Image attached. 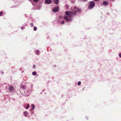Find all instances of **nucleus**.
<instances>
[{
    "label": "nucleus",
    "instance_id": "nucleus-1",
    "mask_svg": "<svg viewBox=\"0 0 121 121\" xmlns=\"http://www.w3.org/2000/svg\"><path fill=\"white\" fill-rule=\"evenodd\" d=\"M95 5V3L93 1H91L89 3V6L88 8L89 9L92 8Z\"/></svg>",
    "mask_w": 121,
    "mask_h": 121
},
{
    "label": "nucleus",
    "instance_id": "nucleus-2",
    "mask_svg": "<svg viewBox=\"0 0 121 121\" xmlns=\"http://www.w3.org/2000/svg\"><path fill=\"white\" fill-rule=\"evenodd\" d=\"M59 10V7L58 6H57L53 8V11L54 12H57Z\"/></svg>",
    "mask_w": 121,
    "mask_h": 121
},
{
    "label": "nucleus",
    "instance_id": "nucleus-3",
    "mask_svg": "<svg viewBox=\"0 0 121 121\" xmlns=\"http://www.w3.org/2000/svg\"><path fill=\"white\" fill-rule=\"evenodd\" d=\"M52 2V0H46L45 1V3L47 4H49L51 3Z\"/></svg>",
    "mask_w": 121,
    "mask_h": 121
},
{
    "label": "nucleus",
    "instance_id": "nucleus-4",
    "mask_svg": "<svg viewBox=\"0 0 121 121\" xmlns=\"http://www.w3.org/2000/svg\"><path fill=\"white\" fill-rule=\"evenodd\" d=\"M65 13L67 15L69 16V17L71 16V13H69V11H66Z\"/></svg>",
    "mask_w": 121,
    "mask_h": 121
},
{
    "label": "nucleus",
    "instance_id": "nucleus-5",
    "mask_svg": "<svg viewBox=\"0 0 121 121\" xmlns=\"http://www.w3.org/2000/svg\"><path fill=\"white\" fill-rule=\"evenodd\" d=\"M53 2L56 4H58L59 0H53Z\"/></svg>",
    "mask_w": 121,
    "mask_h": 121
},
{
    "label": "nucleus",
    "instance_id": "nucleus-6",
    "mask_svg": "<svg viewBox=\"0 0 121 121\" xmlns=\"http://www.w3.org/2000/svg\"><path fill=\"white\" fill-rule=\"evenodd\" d=\"M103 4L105 5H108L109 4V3L106 1H104L103 3Z\"/></svg>",
    "mask_w": 121,
    "mask_h": 121
},
{
    "label": "nucleus",
    "instance_id": "nucleus-7",
    "mask_svg": "<svg viewBox=\"0 0 121 121\" xmlns=\"http://www.w3.org/2000/svg\"><path fill=\"white\" fill-rule=\"evenodd\" d=\"M13 89V87L12 86H9V89L10 91H12Z\"/></svg>",
    "mask_w": 121,
    "mask_h": 121
},
{
    "label": "nucleus",
    "instance_id": "nucleus-8",
    "mask_svg": "<svg viewBox=\"0 0 121 121\" xmlns=\"http://www.w3.org/2000/svg\"><path fill=\"white\" fill-rule=\"evenodd\" d=\"M36 74V72L35 71H34L32 73V74L34 75H35Z\"/></svg>",
    "mask_w": 121,
    "mask_h": 121
},
{
    "label": "nucleus",
    "instance_id": "nucleus-9",
    "mask_svg": "<svg viewBox=\"0 0 121 121\" xmlns=\"http://www.w3.org/2000/svg\"><path fill=\"white\" fill-rule=\"evenodd\" d=\"M33 30L35 31L36 30H37V27H35V26L34 27V28H33Z\"/></svg>",
    "mask_w": 121,
    "mask_h": 121
},
{
    "label": "nucleus",
    "instance_id": "nucleus-10",
    "mask_svg": "<svg viewBox=\"0 0 121 121\" xmlns=\"http://www.w3.org/2000/svg\"><path fill=\"white\" fill-rule=\"evenodd\" d=\"M30 107V105L29 104H28L27 105V107L26 108V109H28Z\"/></svg>",
    "mask_w": 121,
    "mask_h": 121
},
{
    "label": "nucleus",
    "instance_id": "nucleus-11",
    "mask_svg": "<svg viewBox=\"0 0 121 121\" xmlns=\"http://www.w3.org/2000/svg\"><path fill=\"white\" fill-rule=\"evenodd\" d=\"M76 8H77L76 7H74V9H75V10L74 11V10H73V11H74V12H77V10H76Z\"/></svg>",
    "mask_w": 121,
    "mask_h": 121
},
{
    "label": "nucleus",
    "instance_id": "nucleus-12",
    "mask_svg": "<svg viewBox=\"0 0 121 121\" xmlns=\"http://www.w3.org/2000/svg\"><path fill=\"white\" fill-rule=\"evenodd\" d=\"M31 106H32L33 109H34V107H35V106L33 104H32L31 105Z\"/></svg>",
    "mask_w": 121,
    "mask_h": 121
},
{
    "label": "nucleus",
    "instance_id": "nucleus-13",
    "mask_svg": "<svg viewBox=\"0 0 121 121\" xmlns=\"http://www.w3.org/2000/svg\"><path fill=\"white\" fill-rule=\"evenodd\" d=\"M64 22H65L64 21H62V22H61L60 23L62 24H63L64 23Z\"/></svg>",
    "mask_w": 121,
    "mask_h": 121
},
{
    "label": "nucleus",
    "instance_id": "nucleus-14",
    "mask_svg": "<svg viewBox=\"0 0 121 121\" xmlns=\"http://www.w3.org/2000/svg\"><path fill=\"white\" fill-rule=\"evenodd\" d=\"M81 82L80 81L78 83V85H81Z\"/></svg>",
    "mask_w": 121,
    "mask_h": 121
},
{
    "label": "nucleus",
    "instance_id": "nucleus-15",
    "mask_svg": "<svg viewBox=\"0 0 121 121\" xmlns=\"http://www.w3.org/2000/svg\"><path fill=\"white\" fill-rule=\"evenodd\" d=\"M31 26V27H33V23H30Z\"/></svg>",
    "mask_w": 121,
    "mask_h": 121
},
{
    "label": "nucleus",
    "instance_id": "nucleus-16",
    "mask_svg": "<svg viewBox=\"0 0 121 121\" xmlns=\"http://www.w3.org/2000/svg\"><path fill=\"white\" fill-rule=\"evenodd\" d=\"M33 1L35 2H37L39 0H33Z\"/></svg>",
    "mask_w": 121,
    "mask_h": 121
},
{
    "label": "nucleus",
    "instance_id": "nucleus-17",
    "mask_svg": "<svg viewBox=\"0 0 121 121\" xmlns=\"http://www.w3.org/2000/svg\"><path fill=\"white\" fill-rule=\"evenodd\" d=\"M77 9V10H78V11L79 12H81V9Z\"/></svg>",
    "mask_w": 121,
    "mask_h": 121
},
{
    "label": "nucleus",
    "instance_id": "nucleus-18",
    "mask_svg": "<svg viewBox=\"0 0 121 121\" xmlns=\"http://www.w3.org/2000/svg\"><path fill=\"white\" fill-rule=\"evenodd\" d=\"M3 13V12H1L0 13V16H1L2 14V13Z\"/></svg>",
    "mask_w": 121,
    "mask_h": 121
},
{
    "label": "nucleus",
    "instance_id": "nucleus-19",
    "mask_svg": "<svg viewBox=\"0 0 121 121\" xmlns=\"http://www.w3.org/2000/svg\"><path fill=\"white\" fill-rule=\"evenodd\" d=\"M39 52V50H37V51L36 53L37 54H38V52Z\"/></svg>",
    "mask_w": 121,
    "mask_h": 121
},
{
    "label": "nucleus",
    "instance_id": "nucleus-20",
    "mask_svg": "<svg viewBox=\"0 0 121 121\" xmlns=\"http://www.w3.org/2000/svg\"><path fill=\"white\" fill-rule=\"evenodd\" d=\"M87 0H83V1L84 2H86Z\"/></svg>",
    "mask_w": 121,
    "mask_h": 121
},
{
    "label": "nucleus",
    "instance_id": "nucleus-21",
    "mask_svg": "<svg viewBox=\"0 0 121 121\" xmlns=\"http://www.w3.org/2000/svg\"><path fill=\"white\" fill-rule=\"evenodd\" d=\"M24 113L25 114H26V113L27 114V113L26 112H24Z\"/></svg>",
    "mask_w": 121,
    "mask_h": 121
},
{
    "label": "nucleus",
    "instance_id": "nucleus-22",
    "mask_svg": "<svg viewBox=\"0 0 121 121\" xmlns=\"http://www.w3.org/2000/svg\"><path fill=\"white\" fill-rule=\"evenodd\" d=\"M35 65H34L33 66V68H35Z\"/></svg>",
    "mask_w": 121,
    "mask_h": 121
},
{
    "label": "nucleus",
    "instance_id": "nucleus-23",
    "mask_svg": "<svg viewBox=\"0 0 121 121\" xmlns=\"http://www.w3.org/2000/svg\"><path fill=\"white\" fill-rule=\"evenodd\" d=\"M64 19H67V17H64Z\"/></svg>",
    "mask_w": 121,
    "mask_h": 121
},
{
    "label": "nucleus",
    "instance_id": "nucleus-24",
    "mask_svg": "<svg viewBox=\"0 0 121 121\" xmlns=\"http://www.w3.org/2000/svg\"><path fill=\"white\" fill-rule=\"evenodd\" d=\"M119 56L120 57H121V54L119 55Z\"/></svg>",
    "mask_w": 121,
    "mask_h": 121
},
{
    "label": "nucleus",
    "instance_id": "nucleus-25",
    "mask_svg": "<svg viewBox=\"0 0 121 121\" xmlns=\"http://www.w3.org/2000/svg\"><path fill=\"white\" fill-rule=\"evenodd\" d=\"M66 20L67 21H68L69 20L67 18Z\"/></svg>",
    "mask_w": 121,
    "mask_h": 121
},
{
    "label": "nucleus",
    "instance_id": "nucleus-26",
    "mask_svg": "<svg viewBox=\"0 0 121 121\" xmlns=\"http://www.w3.org/2000/svg\"><path fill=\"white\" fill-rule=\"evenodd\" d=\"M95 1H98L99 0H94Z\"/></svg>",
    "mask_w": 121,
    "mask_h": 121
},
{
    "label": "nucleus",
    "instance_id": "nucleus-27",
    "mask_svg": "<svg viewBox=\"0 0 121 121\" xmlns=\"http://www.w3.org/2000/svg\"><path fill=\"white\" fill-rule=\"evenodd\" d=\"M25 116L26 117H27V116H26V114H25Z\"/></svg>",
    "mask_w": 121,
    "mask_h": 121
},
{
    "label": "nucleus",
    "instance_id": "nucleus-28",
    "mask_svg": "<svg viewBox=\"0 0 121 121\" xmlns=\"http://www.w3.org/2000/svg\"><path fill=\"white\" fill-rule=\"evenodd\" d=\"M21 28L22 29H23L22 28V27Z\"/></svg>",
    "mask_w": 121,
    "mask_h": 121
}]
</instances>
